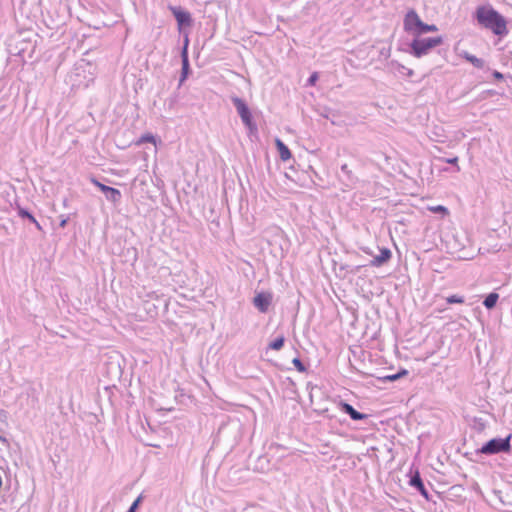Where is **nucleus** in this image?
Segmentation results:
<instances>
[{"mask_svg":"<svg viewBox=\"0 0 512 512\" xmlns=\"http://www.w3.org/2000/svg\"><path fill=\"white\" fill-rule=\"evenodd\" d=\"M474 18L479 26L492 31L497 36L503 37L508 34L506 19L491 5L478 6Z\"/></svg>","mask_w":512,"mask_h":512,"instance_id":"nucleus-1","label":"nucleus"},{"mask_svg":"<svg viewBox=\"0 0 512 512\" xmlns=\"http://www.w3.org/2000/svg\"><path fill=\"white\" fill-rule=\"evenodd\" d=\"M443 43V39L441 36L438 37H428V38H420L417 37L410 44V54L416 58H421L430 53V51L441 45Z\"/></svg>","mask_w":512,"mask_h":512,"instance_id":"nucleus-2","label":"nucleus"},{"mask_svg":"<svg viewBox=\"0 0 512 512\" xmlns=\"http://www.w3.org/2000/svg\"><path fill=\"white\" fill-rule=\"evenodd\" d=\"M511 449L510 446V436L505 439H491L488 441L482 448L480 452L482 454H496L499 452H509Z\"/></svg>","mask_w":512,"mask_h":512,"instance_id":"nucleus-3","label":"nucleus"},{"mask_svg":"<svg viewBox=\"0 0 512 512\" xmlns=\"http://www.w3.org/2000/svg\"><path fill=\"white\" fill-rule=\"evenodd\" d=\"M231 101H232L233 105L235 106L243 124L248 128H252V126H253L252 115H251V112H250L247 104L244 102V100L237 96H233V97H231Z\"/></svg>","mask_w":512,"mask_h":512,"instance_id":"nucleus-4","label":"nucleus"},{"mask_svg":"<svg viewBox=\"0 0 512 512\" xmlns=\"http://www.w3.org/2000/svg\"><path fill=\"white\" fill-rule=\"evenodd\" d=\"M422 25V20L415 10H409L404 18V29L408 33L418 37V31Z\"/></svg>","mask_w":512,"mask_h":512,"instance_id":"nucleus-5","label":"nucleus"},{"mask_svg":"<svg viewBox=\"0 0 512 512\" xmlns=\"http://www.w3.org/2000/svg\"><path fill=\"white\" fill-rule=\"evenodd\" d=\"M93 183L97 187H99V189L103 192V194L105 195L107 200H109L113 203H117L120 200L121 193L119 190H117L113 187L107 186L105 184H102V183L98 182L97 180H93Z\"/></svg>","mask_w":512,"mask_h":512,"instance_id":"nucleus-6","label":"nucleus"},{"mask_svg":"<svg viewBox=\"0 0 512 512\" xmlns=\"http://www.w3.org/2000/svg\"><path fill=\"white\" fill-rule=\"evenodd\" d=\"M172 13L179 25V27L190 26L192 23L191 15L189 12L181 10L180 8H171Z\"/></svg>","mask_w":512,"mask_h":512,"instance_id":"nucleus-7","label":"nucleus"},{"mask_svg":"<svg viewBox=\"0 0 512 512\" xmlns=\"http://www.w3.org/2000/svg\"><path fill=\"white\" fill-rule=\"evenodd\" d=\"M271 302V297L267 294L260 293L254 299L255 306L261 311H267Z\"/></svg>","mask_w":512,"mask_h":512,"instance_id":"nucleus-8","label":"nucleus"},{"mask_svg":"<svg viewBox=\"0 0 512 512\" xmlns=\"http://www.w3.org/2000/svg\"><path fill=\"white\" fill-rule=\"evenodd\" d=\"M188 38L185 39V44H184V48L182 50V53H181V58H182V77H181V82L184 81L188 75V71H189V60H188V53H187V47H188Z\"/></svg>","mask_w":512,"mask_h":512,"instance_id":"nucleus-9","label":"nucleus"},{"mask_svg":"<svg viewBox=\"0 0 512 512\" xmlns=\"http://www.w3.org/2000/svg\"><path fill=\"white\" fill-rule=\"evenodd\" d=\"M275 143L280 159L282 161H288L292 157L289 148L280 139H276Z\"/></svg>","mask_w":512,"mask_h":512,"instance_id":"nucleus-10","label":"nucleus"},{"mask_svg":"<svg viewBox=\"0 0 512 512\" xmlns=\"http://www.w3.org/2000/svg\"><path fill=\"white\" fill-rule=\"evenodd\" d=\"M391 258V251L387 248L381 249L380 254L375 256L372 260V264L375 266H381Z\"/></svg>","mask_w":512,"mask_h":512,"instance_id":"nucleus-11","label":"nucleus"},{"mask_svg":"<svg viewBox=\"0 0 512 512\" xmlns=\"http://www.w3.org/2000/svg\"><path fill=\"white\" fill-rule=\"evenodd\" d=\"M410 485L417 488L424 497H428V492L418 472L411 478Z\"/></svg>","mask_w":512,"mask_h":512,"instance_id":"nucleus-12","label":"nucleus"},{"mask_svg":"<svg viewBox=\"0 0 512 512\" xmlns=\"http://www.w3.org/2000/svg\"><path fill=\"white\" fill-rule=\"evenodd\" d=\"M341 408L344 412H346L347 414H349V416L353 419V420H362L366 417V415L356 411L350 404L348 403H342L341 404Z\"/></svg>","mask_w":512,"mask_h":512,"instance_id":"nucleus-13","label":"nucleus"},{"mask_svg":"<svg viewBox=\"0 0 512 512\" xmlns=\"http://www.w3.org/2000/svg\"><path fill=\"white\" fill-rule=\"evenodd\" d=\"M462 57L476 68L482 69L485 66V61L483 59L478 58L468 52H464Z\"/></svg>","mask_w":512,"mask_h":512,"instance_id":"nucleus-14","label":"nucleus"},{"mask_svg":"<svg viewBox=\"0 0 512 512\" xmlns=\"http://www.w3.org/2000/svg\"><path fill=\"white\" fill-rule=\"evenodd\" d=\"M145 143H149V144L155 146L154 136L152 134H146V135L140 137L139 139H137L136 141H134L135 146H141Z\"/></svg>","mask_w":512,"mask_h":512,"instance_id":"nucleus-15","label":"nucleus"},{"mask_svg":"<svg viewBox=\"0 0 512 512\" xmlns=\"http://www.w3.org/2000/svg\"><path fill=\"white\" fill-rule=\"evenodd\" d=\"M498 298L499 296L497 293H490L484 300L485 307L492 309L496 305Z\"/></svg>","mask_w":512,"mask_h":512,"instance_id":"nucleus-16","label":"nucleus"},{"mask_svg":"<svg viewBox=\"0 0 512 512\" xmlns=\"http://www.w3.org/2000/svg\"><path fill=\"white\" fill-rule=\"evenodd\" d=\"M19 216L22 217V218H26V219L30 220L32 223H34L36 225V227L38 229H41L40 224L37 222L35 217L28 210L20 209L19 210Z\"/></svg>","mask_w":512,"mask_h":512,"instance_id":"nucleus-17","label":"nucleus"},{"mask_svg":"<svg viewBox=\"0 0 512 512\" xmlns=\"http://www.w3.org/2000/svg\"><path fill=\"white\" fill-rule=\"evenodd\" d=\"M408 374V371L406 369H402L400 370L398 373L396 374H392V375H387V376H384L382 378L383 381H396L404 376H406Z\"/></svg>","mask_w":512,"mask_h":512,"instance_id":"nucleus-18","label":"nucleus"},{"mask_svg":"<svg viewBox=\"0 0 512 512\" xmlns=\"http://www.w3.org/2000/svg\"><path fill=\"white\" fill-rule=\"evenodd\" d=\"M437 30H438V28L436 25H434V24L429 25V24L422 22L420 30L418 31V37H420L422 34H425L428 32H435Z\"/></svg>","mask_w":512,"mask_h":512,"instance_id":"nucleus-19","label":"nucleus"},{"mask_svg":"<svg viewBox=\"0 0 512 512\" xmlns=\"http://www.w3.org/2000/svg\"><path fill=\"white\" fill-rule=\"evenodd\" d=\"M284 341H285V339L283 336L278 337L277 339H275L274 341H272L269 344V347L273 350H280L284 345Z\"/></svg>","mask_w":512,"mask_h":512,"instance_id":"nucleus-20","label":"nucleus"},{"mask_svg":"<svg viewBox=\"0 0 512 512\" xmlns=\"http://www.w3.org/2000/svg\"><path fill=\"white\" fill-rule=\"evenodd\" d=\"M319 76H318V73L317 72H314L310 75V77L308 78L307 80V85L308 86H314L315 83L317 82Z\"/></svg>","mask_w":512,"mask_h":512,"instance_id":"nucleus-21","label":"nucleus"},{"mask_svg":"<svg viewBox=\"0 0 512 512\" xmlns=\"http://www.w3.org/2000/svg\"><path fill=\"white\" fill-rule=\"evenodd\" d=\"M292 362L299 372L305 371V367L299 358H294Z\"/></svg>","mask_w":512,"mask_h":512,"instance_id":"nucleus-22","label":"nucleus"},{"mask_svg":"<svg viewBox=\"0 0 512 512\" xmlns=\"http://www.w3.org/2000/svg\"><path fill=\"white\" fill-rule=\"evenodd\" d=\"M447 301L450 304H452V303H462L463 302V298L459 297V296H452V297H449L447 299Z\"/></svg>","mask_w":512,"mask_h":512,"instance_id":"nucleus-23","label":"nucleus"},{"mask_svg":"<svg viewBox=\"0 0 512 512\" xmlns=\"http://www.w3.org/2000/svg\"><path fill=\"white\" fill-rule=\"evenodd\" d=\"M441 160L443 162H446V163H449V164H452V165H455V166H457V163H458V157L442 158Z\"/></svg>","mask_w":512,"mask_h":512,"instance_id":"nucleus-24","label":"nucleus"},{"mask_svg":"<svg viewBox=\"0 0 512 512\" xmlns=\"http://www.w3.org/2000/svg\"><path fill=\"white\" fill-rule=\"evenodd\" d=\"M430 210L432 212H435V213H438V212H443V213H447V209L444 207V206H435V207H431Z\"/></svg>","mask_w":512,"mask_h":512,"instance_id":"nucleus-25","label":"nucleus"},{"mask_svg":"<svg viewBox=\"0 0 512 512\" xmlns=\"http://www.w3.org/2000/svg\"><path fill=\"white\" fill-rule=\"evenodd\" d=\"M399 70H406L407 75L411 76L413 74V70L406 68L405 66L401 64H397Z\"/></svg>","mask_w":512,"mask_h":512,"instance_id":"nucleus-26","label":"nucleus"},{"mask_svg":"<svg viewBox=\"0 0 512 512\" xmlns=\"http://www.w3.org/2000/svg\"><path fill=\"white\" fill-rule=\"evenodd\" d=\"M493 77L497 80H502L504 78L503 74L499 71H493L492 73Z\"/></svg>","mask_w":512,"mask_h":512,"instance_id":"nucleus-27","label":"nucleus"},{"mask_svg":"<svg viewBox=\"0 0 512 512\" xmlns=\"http://www.w3.org/2000/svg\"><path fill=\"white\" fill-rule=\"evenodd\" d=\"M139 502H140V497H139V498H137V499L133 502V504L130 506V512H134V511H135V509L137 508V506H138Z\"/></svg>","mask_w":512,"mask_h":512,"instance_id":"nucleus-28","label":"nucleus"},{"mask_svg":"<svg viewBox=\"0 0 512 512\" xmlns=\"http://www.w3.org/2000/svg\"><path fill=\"white\" fill-rule=\"evenodd\" d=\"M7 419V412L3 409H0V421L4 422Z\"/></svg>","mask_w":512,"mask_h":512,"instance_id":"nucleus-29","label":"nucleus"},{"mask_svg":"<svg viewBox=\"0 0 512 512\" xmlns=\"http://www.w3.org/2000/svg\"><path fill=\"white\" fill-rule=\"evenodd\" d=\"M341 170H342L343 172H345V173H348V172H349V170H348V166H347L346 164H344V165H342V166H341Z\"/></svg>","mask_w":512,"mask_h":512,"instance_id":"nucleus-30","label":"nucleus"},{"mask_svg":"<svg viewBox=\"0 0 512 512\" xmlns=\"http://www.w3.org/2000/svg\"><path fill=\"white\" fill-rule=\"evenodd\" d=\"M65 224H66V220H62L60 225H61L62 227H64V226H65Z\"/></svg>","mask_w":512,"mask_h":512,"instance_id":"nucleus-31","label":"nucleus"},{"mask_svg":"<svg viewBox=\"0 0 512 512\" xmlns=\"http://www.w3.org/2000/svg\"><path fill=\"white\" fill-rule=\"evenodd\" d=\"M488 92H489V94H491V95H494V94H495V91H493V90H489Z\"/></svg>","mask_w":512,"mask_h":512,"instance_id":"nucleus-32","label":"nucleus"}]
</instances>
